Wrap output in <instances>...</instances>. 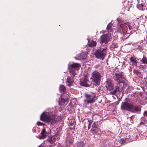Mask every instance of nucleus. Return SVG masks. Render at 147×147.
I'll use <instances>...</instances> for the list:
<instances>
[{"mask_svg":"<svg viewBox=\"0 0 147 147\" xmlns=\"http://www.w3.org/2000/svg\"><path fill=\"white\" fill-rule=\"evenodd\" d=\"M81 66L80 64L74 63L71 65H68V68L69 69V72L72 77L68 76L66 82V84L69 86L72 85L74 83L73 78L76 74V71Z\"/></svg>","mask_w":147,"mask_h":147,"instance_id":"1","label":"nucleus"},{"mask_svg":"<svg viewBox=\"0 0 147 147\" xmlns=\"http://www.w3.org/2000/svg\"><path fill=\"white\" fill-rule=\"evenodd\" d=\"M40 120L49 124H54L59 121L55 114L53 115L49 112L43 113L40 115Z\"/></svg>","mask_w":147,"mask_h":147,"instance_id":"2","label":"nucleus"},{"mask_svg":"<svg viewBox=\"0 0 147 147\" xmlns=\"http://www.w3.org/2000/svg\"><path fill=\"white\" fill-rule=\"evenodd\" d=\"M101 76L100 73L97 71H93L92 74L91 79L96 86L99 85L101 81Z\"/></svg>","mask_w":147,"mask_h":147,"instance_id":"3","label":"nucleus"},{"mask_svg":"<svg viewBox=\"0 0 147 147\" xmlns=\"http://www.w3.org/2000/svg\"><path fill=\"white\" fill-rule=\"evenodd\" d=\"M85 95L86 98V99L84 100V102L85 104H89L93 103L95 102L97 99L96 94L94 93H93L91 94L86 93Z\"/></svg>","mask_w":147,"mask_h":147,"instance_id":"4","label":"nucleus"},{"mask_svg":"<svg viewBox=\"0 0 147 147\" xmlns=\"http://www.w3.org/2000/svg\"><path fill=\"white\" fill-rule=\"evenodd\" d=\"M107 53L106 48H100L97 50L95 53L96 58L103 60Z\"/></svg>","mask_w":147,"mask_h":147,"instance_id":"5","label":"nucleus"},{"mask_svg":"<svg viewBox=\"0 0 147 147\" xmlns=\"http://www.w3.org/2000/svg\"><path fill=\"white\" fill-rule=\"evenodd\" d=\"M132 108L133 103L131 100H127L121 103V109L122 110L130 111Z\"/></svg>","mask_w":147,"mask_h":147,"instance_id":"6","label":"nucleus"},{"mask_svg":"<svg viewBox=\"0 0 147 147\" xmlns=\"http://www.w3.org/2000/svg\"><path fill=\"white\" fill-rule=\"evenodd\" d=\"M127 28V26L124 24V23H123L117 27V32L121 34H126Z\"/></svg>","mask_w":147,"mask_h":147,"instance_id":"7","label":"nucleus"},{"mask_svg":"<svg viewBox=\"0 0 147 147\" xmlns=\"http://www.w3.org/2000/svg\"><path fill=\"white\" fill-rule=\"evenodd\" d=\"M113 78L116 81L119 83L123 82L125 80L123 73H115Z\"/></svg>","mask_w":147,"mask_h":147,"instance_id":"8","label":"nucleus"},{"mask_svg":"<svg viewBox=\"0 0 147 147\" xmlns=\"http://www.w3.org/2000/svg\"><path fill=\"white\" fill-rule=\"evenodd\" d=\"M101 41L100 43L106 44L110 40V35L106 34L102 36L101 37Z\"/></svg>","mask_w":147,"mask_h":147,"instance_id":"9","label":"nucleus"},{"mask_svg":"<svg viewBox=\"0 0 147 147\" xmlns=\"http://www.w3.org/2000/svg\"><path fill=\"white\" fill-rule=\"evenodd\" d=\"M57 140V138L55 136H50L47 139L48 141L51 144H53L52 146H54L56 145L55 143V141Z\"/></svg>","mask_w":147,"mask_h":147,"instance_id":"10","label":"nucleus"},{"mask_svg":"<svg viewBox=\"0 0 147 147\" xmlns=\"http://www.w3.org/2000/svg\"><path fill=\"white\" fill-rule=\"evenodd\" d=\"M130 61L132 63V65L133 66H135L136 67L140 68H143V66L142 65L138 66L137 65V62L136 60V58L134 57H131L130 58Z\"/></svg>","mask_w":147,"mask_h":147,"instance_id":"11","label":"nucleus"},{"mask_svg":"<svg viewBox=\"0 0 147 147\" xmlns=\"http://www.w3.org/2000/svg\"><path fill=\"white\" fill-rule=\"evenodd\" d=\"M141 106L140 105H138L136 106H134L133 105V108L131 109V111L133 113L138 112L140 113L141 110Z\"/></svg>","mask_w":147,"mask_h":147,"instance_id":"12","label":"nucleus"},{"mask_svg":"<svg viewBox=\"0 0 147 147\" xmlns=\"http://www.w3.org/2000/svg\"><path fill=\"white\" fill-rule=\"evenodd\" d=\"M107 84V86L106 87L108 90L111 91L113 89V85L111 83V81L110 80H108L106 81Z\"/></svg>","mask_w":147,"mask_h":147,"instance_id":"13","label":"nucleus"},{"mask_svg":"<svg viewBox=\"0 0 147 147\" xmlns=\"http://www.w3.org/2000/svg\"><path fill=\"white\" fill-rule=\"evenodd\" d=\"M124 24L126 25L127 26H128L129 28V30H127H127H126V33H127V34H129L131 33L132 31V28L133 27L131 26V25L130 24H129L128 22H124Z\"/></svg>","mask_w":147,"mask_h":147,"instance_id":"14","label":"nucleus"},{"mask_svg":"<svg viewBox=\"0 0 147 147\" xmlns=\"http://www.w3.org/2000/svg\"><path fill=\"white\" fill-rule=\"evenodd\" d=\"M87 80L86 79L81 80L80 84L81 86L86 87H89V85L87 83Z\"/></svg>","mask_w":147,"mask_h":147,"instance_id":"15","label":"nucleus"},{"mask_svg":"<svg viewBox=\"0 0 147 147\" xmlns=\"http://www.w3.org/2000/svg\"><path fill=\"white\" fill-rule=\"evenodd\" d=\"M91 131L95 133H97L99 131L97 125L96 124L95 122L92 125V128L91 129Z\"/></svg>","mask_w":147,"mask_h":147,"instance_id":"16","label":"nucleus"},{"mask_svg":"<svg viewBox=\"0 0 147 147\" xmlns=\"http://www.w3.org/2000/svg\"><path fill=\"white\" fill-rule=\"evenodd\" d=\"M41 134V135L40 136L39 138L40 139H43L46 138L47 135L46 134V131L45 128H43L42 129Z\"/></svg>","mask_w":147,"mask_h":147,"instance_id":"17","label":"nucleus"},{"mask_svg":"<svg viewBox=\"0 0 147 147\" xmlns=\"http://www.w3.org/2000/svg\"><path fill=\"white\" fill-rule=\"evenodd\" d=\"M92 123V121L91 120H88L87 121L85 122V123L84 127L86 128L87 127L88 129H89L91 127V125Z\"/></svg>","mask_w":147,"mask_h":147,"instance_id":"18","label":"nucleus"},{"mask_svg":"<svg viewBox=\"0 0 147 147\" xmlns=\"http://www.w3.org/2000/svg\"><path fill=\"white\" fill-rule=\"evenodd\" d=\"M66 101V100L61 98H59V105H63L65 104V102Z\"/></svg>","mask_w":147,"mask_h":147,"instance_id":"19","label":"nucleus"},{"mask_svg":"<svg viewBox=\"0 0 147 147\" xmlns=\"http://www.w3.org/2000/svg\"><path fill=\"white\" fill-rule=\"evenodd\" d=\"M134 72L136 75L139 77L142 78L143 77V75L141 72L138 71V70H134Z\"/></svg>","mask_w":147,"mask_h":147,"instance_id":"20","label":"nucleus"},{"mask_svg":"<svg viewBox=\"0 0 147 147\" xmlns=\"http://www.w3.org/2000/svg\"><path fill=\"white\" fill-rule=\"evenodd\" d=\"M59 90L60 92H64L66 91V88L63 85H61L59 88Z\"/></svg>","mask_w":147,"mask_h":147,"instance_id":"21","label":"nucleus"},{"mask_svg":"<svg viewBox=\"0 0 147 147\" xmlns=\"http://www.w3.org/2000/svg\"><path fill=\"white\" fill-rule=\"evenodd\" d=\"M142 63L147 65V58L146 57L143 56V58L140 60Z\"/></svg>","mask_w":147,"mask_h":147,"instance_id":"22","label":"nucleus"},{"mask_svg":"<svg viewBox=\"0 0 147 147\" xmlns=\"http://www.w3.org/2000/svg\"><path fill=\"white\" fill-rule=\"evenodd\" d=\"M77 147H84V143L80 141L77 143Z\"/></svg>","mask_w":147,"mask_h":147,"instance_id":"23","label":"nucleus"},{"mask_svg":"<svg viewBox=\"0 0 147 147\" xmlns=\"http://www.w3.org/2000/svg\"><path fill=\"white\" fill-rule=\"evenodd\" d=\"M146 122V121L145 118L143 117H141L140 118V125L144 124Z\"/></svg>","mask_w":147,"mask_h":147,"instance_id":"24","label":"nucleus"},{"mask_svg":"<svg viewBox=\"0 0 147 147\" xmlns=\"http://www.w3.org/2000/svg\"><path fill=\"white\" fill-rule=\"evenodd\" d=\"M96 43L94 41H92L89 44V46L90 47H94L96 46Z\"/></svg>","mask_w":147,"mask_h":147,"instance_id":"25","label":"nucleus"},{"mask_svg":"<svg viewBox=\"0 0 147 147\" xmlns=\"http://www.w3.org/2000/svg\"><path fill=\"white\" fill-rule=\"evenodd\" d=\"M112 26L111 25V23H109L107 26V29L108 32L111 31Z\"/></svg>","mask_w":147,"mask_h":147,"instance_id":"26","label":"nucleus"},{"mask_svg":"<svg viewBox=\"0 0 147 147\" xmlns=\"http://www.w3.org/2000/svg\"><path fill=\"white\" fill-rule=\"evenodd\" d=\"M118 47L117 43H113L111 45V47L113 48H117Z\"/></svg>","mask_w":147,"mask_h":147,"instance_id":"27","label":"nucleus"},{"mask_svg":"<svg viewBox=\"0 0 147 147\" xmlns=\"http://www.w3.org/2000/svg\"><path fill=\"white\" fill-rule=\"evenodd\" d=\"M118 90V89L117 88H116L113 91L110 92V93L112 94H115L117 91Z\"/></svg>","mask_w":147,"mask_h":147,"instance_id":"28","label":"nucleus"},{"mask_svg":"<svg viewBox=\"0 0 147 147\" xmlns=\"http://www.w3.org/2000/svg\"><path fill=\"white\" fill-rule=\"evenodd\" d=\"M37 124L38 125H43V123H42V122H39V121L37 122Z\"/></svg>","mask_w":147,"mask_h":147,"instance_id":"29","label":"nucleus"},{"mask_svg":"<svg viewBox=\"0 0 147 147\" xmlns=\"http://www.w3.org/2000/svg\"><path fill=\"white\" fill-rule=\"evenodd\" d=\"M144 116H147V111H145L144 113Z\"/></svg>","mask_w":147,"mask_h":147,"instance_id":"30","label":"nucleus"},{"mask_svg":"<svg viewBox=\"0 0 147 147\" xmlns=\"http://www.w3.org/2000/svg\"><path fill=\"white\" fill-rule=\"evenodd\" d=\"M39 147H45L44 146H42V145H40L39 146Z\"/></svg>","mask_w":147,"mask_h":147,"instance_id":"31","label":"nucleus"},{"mask_svg":"<svg viewBox=\"0 0 147 147\" xmlns=\"http://www.w3.org/2000/svg\"><path fill=\"white\" fill-rule=\"evenodd\" d=\"M85 58V57L81 58L80 59H84Z\"/></svg>","mask_w":147,"mask_h":147,"instance_id":"32","label":"nucleus"},{"mask_svg":"<svg viewBox=\"0 0 147 147\" xmlns=\"http://www.w3.org/2000/svg\"><path fill=\"white\" fill-rule=\"evenodd\" d=\"M134 115H133V116H131L130 117V119H131V118L133 117V116H134Z\"/></svg>","mask_w":147,"mask_h":147,"instance_id":"33","label":"nucleus"},{"mask_svg":"<svg viewBox=\"0 0 147 147\" xmlns=\"http://www.w3.org/2000/svg\"><path fill=\"white\" fill-rule=\"evenodd\" d=\"M143 18V16H141L140 17V18L141 19L142 18Z\"/></svg>","mask_w":147,"mask_h":147,"instance_id":"34","label":"nucleus"},{"mask_svg":"<svg viewBox=\"0 0 147 147\" xmlns=\"http://www.w3.org/2000/svg\"><path fill=\"white\" fill-rule=\"evenodd\" d=\"M57 147H62L61 146H58Z\"/></svg>","mask_w":147,"mask_h":147,"instance_id":"35","label":"nucleus"},{"mask_svg":"<svg viewBox=\"0 0 147 147\" xmlns=\"http://www.w3.org/2000/svg\"><path fill=\"white\" fill-rule=\"evenodd\" d=\"M142 5V7L143 6H144L143 5H142H142Z\"/></svg>","mask_w":147,"mask_h":147,"instance_id":"36","label":"nucleus"}]
</instances>
